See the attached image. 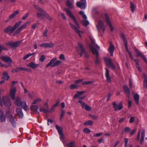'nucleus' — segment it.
Returning a JSON list of instances; mask_svg holds the SVG:
<instances>
[{
  "mask_svg": "<svg viewBox=\"0 0 147 147\" xmlns=\"http://www.w3.org/2000/svg\"><path fill=\"white\" fill-rule=\"evenodd\" d=\"M64 10L66 13H67L68 15L72 19L74 23L75 24L77 27L73 24H72L70 23H69L71 28L74 30L78 34L80 37H81L80 35V33L79 29L80 28V26L76 18L73 14L70 11L69 9L67 8L64 9Z\"/></svg>",
  "mask_w": 147,
  "mask_h": 147,
  "instance_id": "obj_1",
  "label": "nucleus"
},
{
  "mask_svg": "<svg viewBox=\"0 0 147 147\" xmlns=\"http://www.w3.org/2000/svg\"><path fill=\"white\" fill-rule=\"evenodd\" d=\"M34 7L39 12L36 13L37 16L38 18L42 19V17L46 15V13L45 11L41 8L37 6L35 4L34 5Z\"/></svg>",
  "mask_w": 147,
  "mask_h": 147,
  "instance_id": "obj_2",
  "label": "nucleus"
},
{
  "mask_svg": "<svg viewBox=\"0 0 147 147\" xmlns=\"http://www.w3.org/2000/svg\"><path fill=\"white\" fill-rule=\"evenodd\" d=\"M16 91V87L14 86H11L9 90L8 95L12 99H13L15 98Z\"/></svg>",
  "mask_w": 147,
  "mask_h": 147,
  "instance_id": "obj_3",
  "label": "nucleus"
},
{
  "mask_svg": "<svg viewBox=\"0 0 147 147\" xmlns=\"http://www.w3.org/2000/svg\"><path fill=\"white\" fill-rule=\"evenodd\" d=\"M90 47L92 52L93 54V55H95L96 56V59L95 60V62L96 64H99L100 63V61L98 57L99 54L98 51L92 45H90Z\"/></svg>",
  "mask_w": 147,
  "mask_h": 147,
  "instance_id": "obj_4",
  "label": "nucleus"
},
{
  "mask_svg": "<svg viewBox=\"0 0 147 147\" xmlns=\"http://www.w3.org/2000/svg\"><path fill=\"white\" fill-rule=\"evenodd\" d=\"M76 4L78 7L82 9H84L86 6V0H80V1L77 2Z\"/></svg>",
  "mask_w": 147,
  "mask_h": 147,
  "instance_id": "obj_5",
  "label": "nucleus"
},
{
  "mask_svg": "<svg viewBox=\"0 0 147 147\" xmlns=\"http://www.w3.org/2000/svg\"><path fill=\"white\" fill-rule=\"evenodd\" d=\"M134 51L136 53V57H140L142 58L143 59L144 61L147 63V60L146 59V58L145 57V56L143 55L142 53L137 49L136 47H134Z\"/></svg>",
  "mask_w": 147,
  "mask_h": 147,
  "instance_id": "obj_6",
  "label": "nucleus"
},
{
  "mask_svg": "<svg viewBox=\"0 0 147 147\" xmlns=\"http://www.w3.org/2000/svg\"><path fill=\"white\" fill-rule=\"evenodd\" d=\"M0 102L1 105L3 104L7 107L10 106L11 105V102L10 100L7 99L6 97L5 96L3 97L2 100L0 101Z\"/></svg>",
  "mask_w": 147,
  "mask_h": 147,
  "instance_id": "obj_7",
  "label": "nucleus"
},
{
  "mask_svg": "<svg viewBox=\"0 0 147 147\" xmlns=\"http://www.w3.org/2000/svg\"><path fill=\"white\" fill-rule=\"evenodd\" d=\"M21 43V41H18L16 42H10L6 44L7 45L9 46L10 47L14 49L18 47Z\"/></svg>",
  "mask_w": 147,
  "mask_h": 147,
  "instance_id": "obj_8",
  "label": "nucleus"
},
{
  "mask_svg": "<svg viewBox=\"0 0 147 147\" xmlns=\"http://www.w3.org/2000/svg\"><path fill=\"white\" fill-rule=\"evenodd\" d=\"M105 61L107 65L110 68L113 69L115 68V67L112 63V60L111 59L105 58Z\"/></svg>",
  "mask_w": 147,
  "mask_h": 147,
  "instance_id": "obj_9",
  "label": "nucleus"
},
{
  "mask_svg": "<svg viewBox=\"0 0 147 147\" xmlns=\"http://www.w3.org/2000/svg\"><path fill=\"white\" fill-rule=\"evenodd\" d=\"M105 21L106 24H107L109 27L111 31H112L114 30V28L111 24V21L108 16L107 14H105Z\"/></svg>",
  "mask_w": 147,
  "mask_h": 147,
  "instance_id": "obj_10",
  "label": "nucleus"
},
{
  "mask_svg": "<svg viewBox=\"0 0 147 147\" xmlns=\"http://www.w3.org/2000/svg\"><path fill=\"white\" fill-rule=\"evenodd\" d=\"M105 21L106 24H107L109 27L111 31H112L114 30V28L111 24V21L108 16L107 14H105Z\"/></svg>",
  "mask_w": 147,
  "mask_h": 147,
  "instance_id": "obj_11",
  "label": "nucleus"
},
{
  "mask_svg": "<svg viewBox=\"0 0 147 147\" xmlns=\"http://www.w3.org/2000/svg\"><path fill=\"white\" fill-rule=\"evenodd\" d=\"M79 49H80L81 50V52L80 54V57H81L83 53H85V50L83 48V46L82 44L80 43H78V47L76 48L77 51L79 52Z\"/></svg>",
  "mask_w": 147,
  "mask_h": 147,
  "instance_id": "obj_12",
  "label": "nucleus"
},
{
  "mask_svg": "<svg viewBox=\"0 0 147 147\" xmlns=\"http://www.w3.org/2000/svg\"><path fill=\"white\" fill-rule=\"evenodd\" d=\"M113 107L115 111L119 110H121L123 108V106L121 103H120L118 106H117V104L115 102H114L113 104Z\"/></svg>",
  "mask_w": 147,
  "mask_h": 147,
  "instance_id": "obj_13",
  "label": "nucleus"
},
{
  "mask_svg": "<svg viewBox=\"0 0 147 147\" xmlns=\"http://www.w3.org/2000/svg\"><path fill=\"white\" fill-rule=\"evenodd\" d=\"M0 58L4 61L7 63L8 64L11 63L12 62L11 59L9 57L3 56L1 57Z\"/></svg>",
  "mask_w": 147,
  "mask_h": 147,
  "instance_id": "obj_14",
  "label": "nucleus"
},
{
  "mask_svg": "<svg viewBox=\"0 0 147 147\" xmlns=\"http://www.w3.org/2000/svg\"><path fill=\"white\" fill-rule=\"evenodd\" d=\"M39 46L41 47L45 48H51L54 46V45L52 43H45L41 44H39Z\"/></svg>",
  "mask_w": 147,
  "mask_h": 147,
  "instance_id": "obj_15",
  "label": "nucleus"
},
{
  "mask_svg": "<svg viewBox=\"0 0 147 147\" xmlns=\"http://www.w3.org/2000/svg\"><path fill=\"white\" fill-rule=\"evenodd\" d=\"M14 103L17 106H20V104L21 102V100L19 96H17L16 98L13 99Z\"/></svg>",
  "mask_w": 147,
  "mask_h": 147,
  "instance_id": "obj_16",
  "label": "nucleus"
},
{
  "mask_svg": "<svg viewBox=\"0 0 147 147\" xmlns=\"http://www.w3.org/2000/svg\"><path fill=\"white\" fill-rule=\"evenodd\" d=\"M14 29L13 27L9 26L5 28L4 30V31L5 33H8V32L12 33L14 31Z\"/></svg>",
  "mask_w": 147,
  "mask_h": 147,
  "instance_id": "obj_17",
  "label": "nucleus"
},
{
  "mask_svg": "<svg viewBox=\"0 0 147 147\" xmlns=\"http://www.w3.org/2000/svg\"><path fill=\"white\" fill-rule=\"evenodd\" d=\"M40 66L39 64H36L35 63L31 62L27 64V66L28 67H30L31 68L34 69Z\"/></svg>",
  "mask_w": 147,
  "mask_h": 147,
  "instance_id": "obj_18",
  "label": "nucleus"
},
{
  "mask_svg": "<svg viewBox=\"0 0 147 147\" xmlns=\"http://www.w3.org/2000/svg\"><path fill=\"white\" fill-rule=\"evenodd\" d=\"M110 46L109 49V51L110 54L111 56H112L113 55V52L115 49V47L111 42H110Z\"/></svg>",
  "mask_w": 147,
  "mask_h": 147,
  "instance_id": "obj_19",
  "label": "nucleus"
},
{
  "mask_svg": "<svg viewBox=\"0 0 147 147\" xmlns=\"http://www.w3.org/2000/svg\"><path fill=\"white\" fill-rule=\"evenodd\" d=\"M123 89L125 93L127 95V96L129 97L130 95V91L128 87L125 85H124L123 86Z\"/></svg>",
  "mask_w": 147,
  "mask_h": 147,
  "instance_id": "obj_20",
  "label": "nucleus"
},
{
  "mask_svg": "<svg viewBox=\"0 0 147 147\" xmlns=\"http://www.w3.org/2000/svg\"><path fill=\"white\" fill-rule=\"evenodd\" d=\"M106 71V73L105 74V76L106 78V82L108 83L111 82V79L109 74V72L107 69H105Z\"/></svg>",
  "mask_w": 147,
  "mask_h": 147,
  "instance_id": "obj_21",
  "label": "nucleus"
},
{
  "mask_svg": "<svg viewBox=\"0 0 147 147\" xmlns=\"http://www.w3.org/2000/svg\"><path fill=\"white\" fill-rule=\"evenodd\" d=\"M16 112L17 115L19 116L20 118H22L23 117L24 115L21 108H17L16 109Z\"/></svg>",
  "mask_w": 147,
  "mask_h": 147,
  "instance_id": "obj_22",
  "label": "nucleus"
},
{
  "mask_svg": "<svg viewBox=\"0 0 147 147\" xmlns=\"http://www.w3.org/2000/svg\"><path fill=\"white\" fill-rule=\"evenodd\" d=\"M20 106H21L25 111L29 110L28 106L27 105L26 102L25 101L21 102L20 104Z\"/></svg>",
  "mask_w": 147,
  "mask_h": 147,
  "instance_id": "obj_23",
  "label": "nucleus"
},
{
  "mask_svg": "<svg viewBox=\"0 0 147 147\" xmlns=\"http://www.w3.org/2000/svg\"><path fill=\"white\" fill-rule=\"evenodd\" d=\"M145 137V130L144 129L142 130L141 131V136L140 139V142L141 144L143 142Z\"/></svg>",
  "mask_w": 147,
  "mask_h": 147,
  "instance_id": "obj_24",
  "label": "nucleus"
},
{
  "mask_svg": "<svg viewBox=\"0 0 147 147\" xmlns=\"http://www.w3.org/2000/svg\"><path fill=\"white\" fill-rule=\"evenodd\" d=\"M57 59V58L56 57L53 58V59H52L50 61L49 63L46 65V67H48L50 66H51V65H53V64L55 63V61Z\"/></svg>",
  "mask_w": 147,
  "mask_h": 147,
  "instance_id": "obj_25",
  "label": "nucleus"
},
{
  "mask_svg": "<svg viewBox=\"0 0 147 147\" xmlns=\"http://www.w3.org/2000/svg\"><path fill=\"white\" fill-rule=\"evenodd\" d=\"M134 98L136 103L137 105L139 104V96L138 94H134Z\"/></svg>",
  "mask_w": 147,
  "mask_h": 147,
  "instance_id": "obj_26",
  "label": "nucleus"
},
{
  "mask_svg": "<svg viewBox=\"0 0 147 147\" xmlns=\"http://www.w3.org/2000/svg\"><path fill=\"white\" fill-rule=\"evenodd\" d=\"M38 109V107L37 105H33L32 104L30 107V109L32 111L37 112Z\"/></svg>",
  "mask_w": 147,
  "mask_h": 147,
  "instance_id": "obj_27",
  "label": "nucleus"
},
{
  "mask_svg": "<svg viewBox=\"0 0 147 147\" xmlns=\"http://www.w3.org/2000/svg\"><path fill=\"white\" fill-rule=\"evenodd\" d=\"M66 5L70 8H72L74 7L73 3L69 0H66Z\"/></svg>",
  "mask_w": 147,
  "mask_h": 147,
  "instance_id": "obj_28",
  "label": "nucleus"
},
{
  "mask_svg": "<svg viewBox=\"0 0 147 147\" xmlns=\"http://www.w3.org/2000/svg\"><path fill=\"white\" fill-rule=\"evenodd\" d=\"M19 13V11H15L13 14L9 16V20L12 19L13 18L16 16Z\"/></svg>",
  "mask_w": 147,
  "mask_h": 147,
  "instance_id": "obj_29",
  "label": "nucleus"
},
{
  "mask_svg": "<svg viewBox=\"0 0 147 147\" xmlns=\"http://www.w3.org/2000/svg\"><path fill=\"white\" fill-rule=\"evenodd\" d=\"M3 77H2V79H4L5 80H8L10 78V76L8 75V73L5 72L3 75Z\"/></svg>",
  "mask_w": 147,
  "mask_h": 147,
  "instance_id": "obj_30",
  "label": "nucleus"
},
{
  "mask_svg": "<svg viewBox=\"0 0 147 147\" xmlns=\"http://www.w3.org/2000/svg\"><path fill=\"white\" fill-rule=\"evenodd\" d=\"M9 118L10 122L12 124H13L15 123V121L13 117L11 114L9 115Z\"/></svg>",
  "mask_w": 147,
  "mask_h": 147,
  "instance_id": "obj_31",
  "label": "nucleus"
},
{
  "mask_svg": "<svg viewBox=\"0 0 147 147\" xmlns=\"http://www.w3.org/2000/svg\"><path fill=\"white\" fill-rule=\"evenodd\" d=\"M136 6L132 2H130V8L131 11L133 12L136 9Z\"/></svg>",
  "mask_w": 147,
  "mask_h": 147,
  "instance_id": "obj_32",
  "label": "nucleus"
},
{
  "mask_svg": "<svg viewBox=\"0 0 147 147\" xmlns=\"http://www.w3.org/2000/svg\"><path fill=\"white\" fill-rule=\"evenodd\" d=\"M17 71L23 70L26 71H30V69L22 67H18L17 68Z\"/></svg>",
  "mask_w": 147,
  "mask_h": 147,
  "instance_id": "obj_33",
  "label": "nucleus"
},
{
  "mask_svg": "<svg viewBox=\"0 0 147 147\" xmlns=\"http://www.w3.org/2000/svg\"><path fill=\"white\" fill-rule=\"evenodd\" d=\"M56 128L59 134L63 133L62 129L60 127L57 125H56Z\"/></svg>",
  "mask_w": 147,
  "mask_h": 147,
  "instance_id": "obj_34",
  "label": "nucleus"
},
{
  "mask_svg": "<svg viewBox=\"0 0 147 147\" xmlns=\"http://www.w3.org/2000/svg\"><path fill=\"white\" fill-rule=\"evenodd\" d=\"M42 101V99L40 98H38L34 100L32 104H36L38 102H41Z\"/></svg>",
  "mask_w": 147,
  "mask_h": 147,
  "instance_id": "obj_35",
  "label": "nucleus"
},
{
  "mask_svg": "<svg viewBox=\"0 0 147 147\" xmlns=\"http://www.w3.org/2000/svg\"><path fill=\"white\" fill-rule=\"evenodd\" d=\"M79 87L78 84H72L70 86V88L71 89H77Z\"/></svg>",
  "mask_w": 147,
  "mask_h": 147,
  "instance_id": "obj_36",
  "label": "nucleus"
},
{
  "mask_svg": "<svg viewBox=\"0 0 147 147\" xmlns=\"http://www.w3.org/2000/svg\"><path fill=\"white\" fill-rule=\"evenodd\" d=\"M61 63V61L59 60L55 62L53 65H51V67H54L58 66Z\"/></svg>",
  "mask_w": 147,
  "mask_h": 147,
  "instance_id": "obj_37",
  "label": "nucleus"
},
{
  "mask_svg": "<svg viewBox=\"0 0 147 147\" xmlns=\"http://www.w3.org/2000/svg\"><path fill=\"white\" fill-rule=\"evenodd\" d=\"M82 107L83 108H84L86 110L88 111H90L91 109L90 107L88 106L86 104H85Z\"/></svg>",
  "mask_w": 147,
  "mask_h": 147,
  "instance_id": "obj_38",
  "label": "nucleus"
},
{
  "mask_svg": "<svg viewBox=\"0 0 147 147\" xmlns=\"http://www.w3.org/2000/svg\"><path fill=\"white\" fill-rule=\"evenodd\" d=\"M67 145L68 147H76L75 142L73 141L67 144Z\"/></svg>",
  "mask_w": 147,
  "mask_h": 147,
  "instance_id": "obj_39",
  "label": "nucleus"
},
{
  "mask_svg": "<svg viewBox=\"0 0 147 147\" xmlns=\"http://www.w3.org/2000/svg\"><path fill=\"white\" fill-rule=\"evenodd\" d=\"M34 54H35L34 53H28V54L25 55L23 59L24 60H25V59H27L28 58L30 57L32 55H34Z\"/></svg>",
  "mask_w": 147,
  "mask_h": 147,
  "instance_id": "obj_40",
  "label": "nucleus"
},
{
  "mask_svg": "<svg viewBox=\"0 0 147 147\" xmlns=\"http://www.w3.org/2000/svg\"><path fill=\"white\" fill-rule=\"evenodd\" d=\"M79 14L82 16L84 20L87 19V16L86 15L84 14V12L82 11H80L79 12Z\"/></svg>",
  "mask_w": 147,
  "mask_h": 147,
  "instance_id": "obj_41",
  "label": "nucleus"
},
{
  "mask_svg": "<svg viewBox=\"0 0 147 147\" xmlns=\"http://www.w3.org/2000/svg\"><path fill=\"white\" fill-rule=\"evenodd\" d=\"M93 123V121L90 120H88V121L84 122V125H91Z\"/></svg>",
  "mask_w": 147,
  "mask_h": 147,
  "instance_id": "obj_42",
  "label": "nucleus"
},
{
  "mask_svg": "<svg viewBox=\"0 0 147 147\" xmlns=\"http://www.w3.org/2000/svg\"><path fill=\"white\" fill-rule=\"evenodd\" d=\"M82 23L84 26H87L89 24V22L87 20H84L81 21Z\"/></svg>",
  "mask_w": 147,
  "mask_h": 147,
  "instance_id": "obj_43",
  "label": "nucleus"
},
{
  "mask_svg": "<svg viewBox=\"0 0 147 147\" xmlns=\"http://www.w3.org/2000/svg\"><path fill=\"white\" fill-rule=\"evenodd\" d=\"M21 21H20L15 24L14 25V27H13V29H14V30L17 28H18L19 26V25L21 24Z\"/></svg>",
  "mask_w": 147,
  "mask_h": 147,
  "instance_id": "obj_44",
  "label": "nucleus"
},
{
  "mask_svg": "<svg viewBox=\"0 0 147 147\" xmlns=\"http://www.w3.org/2000/svg\"><path fill=\"white\" fill-rule=\"evenodd\" d=\"M121 36L123 40L124 44L127 43V41L126 39L125 35L123 34H122L121 35Z\"/></svg>",
  "mask_w": 147,
  "mask_h": 147,
  "instance_id": "obj_45",
  "label": "nucleus"
},
{
  "mask_svg": "<svg viewBox=\"0 0 147 147\" xmlns=\"http://www.w3.org/2000/svg\"><path fill=\"white\" fill-rule=\"evenodd\" d=\"M39 109L40 112H44L45 113H47L49 112V111L48 109H45L42 107H40Z\"/></svg>",
  "mask_w": 147,
  "mask_h": 147,
  "instance_id": "obj_46",
  "label": "nucleus"
},
{
  "mask_svg": "<svg viewBox=\"0 0 147 147\" xmlns=\"http://www.w3.org/2000/svg\"><path fill=\"white\" fill-rule=\"evenodd\" d=\"M83 131L84 133H89L91 132V130L88 128H85L83 129Z\"/></svg>",
  "mask_w": 147,
  "mask_h": 147,
  "instance_id": "obj_47",
  "label": "nucleus"
},
{
  "mask_svg": "<svg viewBox=\"0 0 147 147\" xmlns=\"http://www.w3.org/2000/svg\"><path fill=\"white\" fill-rule=\"evenodd\" d=\"M65 114V112L63 109H62L61 111V113L60 115V120H61Z\"/></svg>",
  "mask_w": 147,
  "mask_h": 147,
  "instance_id": "obj_48",
  "label": "nucleus"
},
{
  "mask_svg": "<svg viewBox=\"0 0 147 147\" xmlns=\"http://www.w3.org/2000/svg\"><path fill=\"white\" fill-rule=\"evenodd\" d=\"M48 30L47 29H46L43 32L42 36L44 37H46L47 36V33Z\"/></svg>",
  "mask_w": 147,
  "mask_h": 147,
  "instance_id": "obj_49",
  "label": "nucleus"
},
{
  "mask_svg": "<svg viewBox=\"0 0 147 147\" xmlns=\"http://www.w3.org/2000/svg\"><path fill=\"white\" fill-rule=\"evenodd\" d=\"M45 59V56L44 55H42L40 58V60L41 62H43Z\"/></svg>",
  "mask_w": 147,
  "mask_h": 147,
  "instance_id": "obj_50",
  "label": "nucleus"
},
{
  "mask_svg": "<svg viewBox=\"0 0 147 147\" xmlns=\"http://www.w3.org/2000/svg\"><path fill=\"white\" fill-rule=\"evenodd\" d=\"M49 100L47 99L45 103L44 104V107L48 109L49 108V105H48Z\"/></svg>",
  "mask_w": 147,
  "mask_h": 147,
  "instance_id": "obj_51",
  "label": "nucleus"
},
{
  "mask_svg": "<svg viewBox=\"0 0 147 147\" xmlns=\"http://www.w3.org/2000/svg\"><path fill=\"white\" fill-rule=\"evenodd\" d=\"M126 50L127 52L128 53V54L131 53L129 50L128 48L127 42L124 44Z\"/></svg>",
  "mask_w": 147,
  "mask_h": 147,
  "instance_id": "obj_52",
  "label": "nucleus"
},
{
  "mask_svg": "<svg viewBox=\"0 0 147 147\" xmlns=\"http://www.w3.org/2000/svg\"><path fill=\"white\" fill-rule=\"evenodd\" d=\"M28 23H26L24 24L23 25H22V26H20L19 27L20 28V29L22 30L23 29L25 28L26 27V26H27V24Z\"/></svg>",
  "mask_w": 147,
  "mask_h": 147,
  "instance_id": "obj_53",
  "label": "nucleus"
},
{
  "mask_svg": "<svg viewBox=\"0 0 147 147\" xmlns=\"http://www.w3.org/2000/svg\"><path fill=\"white\" fill-rule=\"evenodd\" d=\"M59 59L61 60H65V58L64 55L63 54H61L59 57Z\"/></svg>",
  "mask_w": 147,
  "mask_h": 147,
  "instance_id": "obj_54",
  "label": "nucleus"
},
{
  "mask_svg": "<svg viewBox=\"0 0 147 147\" xmlns=\"http://www.w3.org/2000/svg\"><path fill=\"white\" fill-rule=\"evenodd\" d=\"M125 144L124 145L125 147H126L128 142V139L127 138H125Z\"/></svg>",
  "mask_w": 147,
  "mask_h": 147,
  "instance_id": "obj_55",
  "label": "nucleus"
},
{
  "mask_svg": "<svg viewBox=\"0 0 147 147\" xmlns=\"http://www.w3.org/2000/svg\"><path fill=\"white\" fill-rule=\"evenodd\" d=\"M77 92L78 93L79 95L80 96L81 95H82L84 94L85 93V92L84 91H77Z\"/></svg>",
  "mask_w": 147,
  "mask_h": 147,
  "instance_id": "obj_56",
  "label": "nucleus"
},
{
  "mask_svg": "<svg viewBox=\"0 0 147 147\" xmlns=\"http://www.w3.org/2000/svg\"><path fill=\"white\" fill-rule=\"evenodd\" d=\"M83 79L78 80L75 81L74 83L76 84H77L79 83L82 82L83 81Z\"/></svg>",
  "mask_w": 147,
  "mask_h": 147,
  "instance_id": "obj_57",
  "label": "nucleus"
},
{
  "mask_svg": "<svg viewBox=\"0 0 147 147\" xmlns=\"http://www.w3.org/2000/svg\"><path fill=\"white\" fill-rule=\"evenodd\" d=\"M140 131H141L140 129H139L138 131V135H137V140H139L140 139Z\"/></svg>",
  "mask_w": 147,
  "mask_h": 147,
  "instance_id": "obj_58",
  "label": "nucleus"
},
{
  "mask_svg": "<svg viewBox=\"0 0 147 147\" xmlns=\"http://www.w3.org/2000/svg\"><path fill=\"white\" fill-rule=\"evenodd\" d=\"M102 134V133H100L98 134H94L93 136L95 137H98Z\"/></svg>",
  "mask_w": 147,
  "mask_h": 147,
  "instance_id": "obj_59",
  "label": "nucleus"
},
{
  "mask_svg": "<svg viewBox=\"0 0 147 147\" xmlns=\"http://www.w3.org/2000/svg\"><path fill=\"white\" fill-rule=\"evenodd\" d=\"M98 25L100 26L102 28L103 25V22L101 21H99L98 22Z\"/></svg>",
  "mask_w": 147,
  "mask_h": 147,
  "instance_id": "obj_60",
  "label": "nucleus"
},
{
  "mask_svg": "<svg viewBox=\"0 0 147 147\" xmlns=\"http://www.w3.org/2000/svg\"><path fill=\"white\" fill-rule=\"evenodd\" d=\"M90 116L92 119H98V117L96 116L91 115H90Z\"/></svg>",
  "mask_w": 147,
  "mask_h": 147,
  "instance_id": "obj_61",
  "label": "nucleus"
},
{
  "mask_svg": "<svg viewBox=\"0 0 147 147\" xmlns=\"http://www.w3.org/2000/svg\"><path fill=\"white\" fill-rule=\"evenodd\" d=\"M134 117H131L130 118L129 120V122L130 123H131L134 122Z\"/></svg>",
  "mask_w": 147,
  "mask_h": 147,
  "instance_id": "obj_62",
  "label": "nucleus"
},
{
  "mask_svg": "<svg viewBox=\"0 0 147 147\" xmlns=\"http://www.w3.org/2000/svg\"><path fill=\"white\" fill-rule=\"evenodd\" d=\"M29 15V13H27L26 14L25 16H24L22 18V20H24L26 19L28 16Z\"/></svg>",
  "mask_w": 147,
  "mask_h": 147,
  "instance_id": "obj_63",
  "label": "nucleus"
},
{
  "mask_svg": "<svg viewBox=\"0 0 147 147\" xmlns=\"http://www.w3.org/2000/svg\"><path fill=\"white\" fill-rule=\"evenodd\" d=\"M125 132H127L130 131V129L128 127H126L125 128Z\"/></svg>",
  "mask_w": 147,
  "mask_h": 147,
  "instance_id": "obj_64",
  "label": "nucleus"
}]
</instances>
